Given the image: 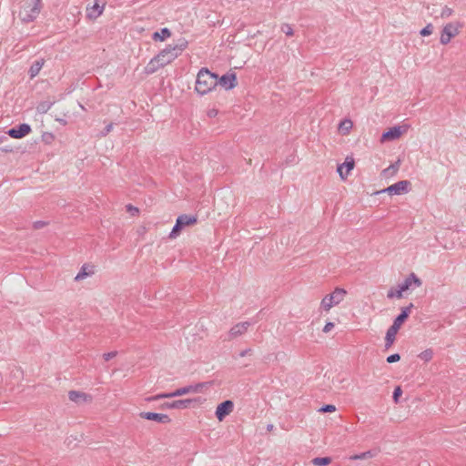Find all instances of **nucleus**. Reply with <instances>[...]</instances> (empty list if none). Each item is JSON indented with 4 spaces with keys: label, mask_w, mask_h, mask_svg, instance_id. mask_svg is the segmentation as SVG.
I'll return each instance as SVG.
<instances>
[{
    "label": "nucleus",
    "mask_w": 466,
    "mask_h": 466,
    "mask_svg": "<svg viewBox=\"0 0 466 466\" xmlns=\"http://www.w3.org/2000/svg\"><path fill=\"white\" fill-rule=\"evenodd\" d=\"M218 85V75L211 73L207 68H201L197 76L196 91L200 95H206Z\"/></svg>",
    "instance_id": "1"
},
{
    "label": "nucleus",
    "mask_w": 466,
    "mask_h": 466,
    "mask_svg": "<svg viewBox=\"0 0 466 466\" xmlns=\"http://www.w3.org/2000/svg\"><path fill=\"white\" fill-rule=\"evenodd\" d=\"M41 11V0H23L18 12L19 18L25 22H33Z\"/></svg>",
    "instance_id": "2"
},
{
    "label": "nucleus",
    "mask_w": 466,
    "mask_h": 466,
    "mask_svg": "<svg viewBox=\"0 0 466 466\" xmlns=\"http://www.w3.org/2000/svg\"><path fill=\"white\" fill-rule=\"evenodd\" d=\"M347 295V290L343 288H336L330 294L326 295L321 302L320 306L325 311H329L332 307L339 305L344 300Z\"/></svg>",
    "instance_id": "3"
},
{
    "label": "nucleus",
    "mask_w": 466,
    "mask_h": 466,
    "mask_svg": "<svg viewBox=\"0 0 466 466\" xmlns=\"http://www.w3.org/2000/svg\"><path fill=\"white\" fill-rule=\"evenodd\" d=\"M203 387V384H196V385H188L180 389L176 390L173 392L168 393H160L155 396L147 397L146 399L147 401H154L161 399H167V398H174L182 396L190 392H198L200 389Z\"/></svg>",
    "instance_id": "4"
},
{
    "label": "nucleus",
    "mask_w": 466,
    "mask_h": 466,
    "mask_svg": "<svg viewBox=\"0 0 466 466\" xmlns=\"http://www.w3.org/2000/svg\"><path fill=\"white\" fill-rule=\"evenodd\" d=\"M463 27L461 22L448 23L442 28L440 42L442 45H447L451 42V38L459 35L460 30Z\"/></svg>",
    "instance_id": "5"
},
{
    "label": "nucleus",
    "mask_w": 466,
    "mask_h": 466,
    "mask_svg": "<svg viewBox=\"0 0 466 466\" xmlns=\"http://www.w3.org/2000/svg\"><path fill=\"white\" fill-rule=\"evenodd\" d=\"M196 222L197 218L195 216H188L186 214L180 215L176 220V223L169 234V238H176L186 226L193 225Z\"/></svg>",
    "instance_id": "6"
},
{
    "label": "nucleus",
    "mask_w": 466,
    "mask_h": 466,
    "mask_svg": "<svg viewBox=\"0 0 466 466\" xmlns=\"http://www.w3.org/2000/svg\"><path fill=\"white\" fill-rule=\"evenodd\" d=\"M412 285L415 287H420L422 285V281L420 278L417 277L415 273H410L404 281L398 286V294L397 298H402V292L408 290Z\"/></svg>",
    "instance_id": "7"
},
{
    "label": "nucleus",
    "mask_w": 466,
    "mask_h": 466,
    "mask_svg": "<svg viewBox=\"0 0 466 466\" xmlns=\"http://www.w3.org/2000/svg\"><path fill=\"white\" fill-rule=\"evenodd\" d=\"M410 187V182L409 180H400L393 185H390L380 192H387L390 195H401L409 192Z\"/></svg>",
    "instance_id": "8"
},
{
    "label": "nucleus",
    "mask_w": 466,
    "mask_h": 466,
    "mask_svg": "<svg viewBox=\"0 0 466 466\" xmlns=\"http://www.w3.org/2000/svg\"><path fill=\"white\" fill-rule=\"evenodd\" d=\"M234 403L230 400H224L219 403L216 410V417L219 421H222L233 410Z\"/></svg>",
    "instance_id": "9"
},
{
    "label": "nucleus",
    "mask_w": 466,
    "mask_h": 466,
    "mask_svg": "<svg viewBox=\"0 0 466 466\" xmlns=\"http://www.w3.org/2000/svg\"><path fill=\"white\" fill-rule=\"evenodd\" d=\"M31 127L28 124L23 123L14 127L6 131V135L13 138H22L31 132Z\"/></svg>",
    "instance_id": "10"
},
{
    "label": "nucleus",
    "mask_w": 466,
    "mask_h": 466,
    "mask_svg": "<svg viewBox=\"0 0 466 466\" xmlns=\"http://www.w3.org/2000/svg\"><path fill=\"white\" fill-rule=\"evenodd\" d=\"M157 60L160 61L163 67L171 62H173L177 57V53L172 51V48L167 46L166 48L161 50L157 55Z\"/></svg>",
    "instance_id": "11"
},
{
    "label": "nucleus",
    "mask_w": 466,
    "mask_h": 466,
    "mask_svg": "<svg viewBox=\"0 0 466 466\" xmlns=\"http://www.w3.org/2000/svg\"><path fill=\"white\" fill-rule=\"evenodd\" d=\"M139 417L145 420H154L163 424H167L171 421L168 415L151 411H142L139 413Z\"/></svg>",
    "instance_id": "12"
},
{
    "label": "nucleus",
    "mask_w": 466,
    "mask_h": 466,
    "mask_svg": "<svg viewBox=\"0 0 466 466\" xmlns=\"http://www.w3.org/2000/svg\"><path fill=\"white\" fill-rule=\"evenodd\" d=\"M414 305L410 303L407 307L401 309L400 313L394 319L391 327L393 329H400L401 325L407 320L409 318L411 309H413Z\"/></svg>",
    "instance_id": "13"
},
{
    "label": "nucleus",
    "mask_w": 466,
    "mask_h": 466,
    "mask_svg": "<svg viewBox=\"0 0 466 466\" xmlns=\"http://www.w3.org/2000/svg\"><path fill=\"white\" fill-rule=\"evenodd\" d=\"M218 84L223 86L226 90H230L237 86V76L235 73H227L220 78L218 77Z\"/></svg>",
    "instance_id": "14"
},
{
    "label": "nucleus",
    "mask_w": 466,
    "mask_h": 466,
    "mask_svg": "<svg viewBox=\"0 0 466 466\" xmlns=\"http://www.w3.org/2000/svg\"><path fill=\"white\" fill-rule=\"evenodd\" d=\"M355 165L352 157H347L344 163L338 166L337 172L341 179H346Z\"/></svg>",
    "instance_id": "15"
},
{
    "label": "nucleus",
    "mask_w": 466,
    "mask_h": 466,
    "mask_svg": "<svg viewBox=\"0 0 466 466\" xmlns=\"http://www.w3.org/2000/svg\"><path fill=\"white\" fill-rule=\"evenodd\" d=\"M250 325L251 323L249 321L237 323L228 331V339H233L243 335L250 327Z\"/></svg>",
    "instance_id": "16"
},
{
    "label": "nucleus",
    "mask_w": 466,
    "mask_h": 466,
    "mask_svg": "<svg viewBox=\"0 0 466 466\" xmlns=\"http://www.w3.org/2000/svg\"><path fill=\"white\" fill-rule=\"evenodd\" d=\"M105 1L103 0H96L94 5L91 7L86 8L87 16L91 19L97 18L105 8Z\"/></svg>",
    "instance_id": "17"
},
{
    "label": "nucleus",
    "mask_w": 466,
    "mask_h": 466,
    "mask_svg": "<svg viewBox=\"0 0 466 466\" xmlns=\"http://www.w3.org/2000/svg\"><path fill=\"white\" fill-rule=\"evenodd\" d=\"M195 400H196L186 399V400H174L172 402H165L164 404H162L161 408H163V409H187Z\"/></svg>",
    "instance_id": "18"
},
{
    "label": "nucleus",
    "mask_w": 466,
    "mask_h": 466,
    "mask_svg": "<svg viewBox=\"0 0 466 466\" xmlns=\"http://www.w3.org/2000/svg\"><path fill=\"white\" fill-rule=\"evenodd\" d=\"M402 134L401 127L395 126L393 127L389 128L386 132H384L381 136V141H391L399 138Z\"/></svg>",
    "instance_id": "19"
},
{
    "label": "nucleus",
    "mask_w": 466,
    "mask_h": 466,
    "mask_svg": "<svg viewBox=\"0 0 466 466\" xmlns=\"http://www.w3.org/2000/svg\"><path fill=\"white\" fill-rule=\"evenodd\" d=\"M162 67L163 66L161 65L160 61L157 60V56H156L152 59H150V61L145 66L144 73L146 75H152Z\"/></svg>",
    "instance_id": "20"
},
{
    "label": "nucleus",
    "mask_w": 466,
    "mask_h": 466,
    "mask_svg": "<svg viewBox=\"0 0 466 466\" xmlns=\"http://www.w3.org/2000/svg\"><path fill=\"white\" fill-rule=\"evenodd\" d=\"M44 65H45V59L44 58H39V59L35 60L31 65L29 70H28V74L30 76V78L35 77L39 74V72L42 69Z\"/></svg>",
    "instance_id": "21"
},
{
    "label": "nucleus",
    "mask_w": 466,
    "mask_h": 466,
    "mask_svg": "<svg viewBox=\"0 0 466 466\" xmlns=\"http://www.w3.org/2000/svg\"><path fill=\"white\" fill-rule=\"evenodd\" d=\"M399 329H393V327H390L386 332L385 337V349L389 350L392 344L395 341L396 334L398 333Z\"/></svg>",
    "instance_id": "22"
},
{
    "label": "nucleus",
    "mask_w": 466,
    "mask_h": 466,
    "mask_svg": "<svg viewBox=\"0 0 466 466\" xmlns=\"http://www.w3.org/2000/svg\"><path fill=\"white\" fill-rule=\"evenodd\" d=\"M92 274H94L93 267L87 264H84L80 268V271L76 276L75 280L78 281L84 279L85 278L91 276Z\"/></svg>",
    "instance_id": "23"
},
{
    "label": "nucleus",
    "mask_w": 466,
    "mask_h": 466,
    "mask_svg": "<svg viewBox=\"0 0 466 466\" xmlns=\"http://www.w3.org/2000/svg\"><path fill=\"white\" fill-rule=\"evenodd\" d=\"M170 35H171V31L168 28L164 27L160 31L154 32L152 35V39L154 41H161L162 42V41L166 40L167 38H168Z\"/></svg>",
    "instance_id": "24"
},
{
    "label": "nucleus",
    "mask_w": 466,
    "mask_h": 466,
    "mask_svg": "<svg viewBox=\"0 0 466 466\" xmlns=\"http://www.w3.org/2000/svg\"><path fill=\"white\" fill-rule=\"evenodd\" d=\"M378 452L379 451L377 450H370V451L350 456V460L358 461V460L370 459V458L377 456Z\"/></svg>",
    "instance_id": "25"
},
{
    "label": "nucleus",
    "mask_w": 466,
    "mask_h": 466,
    "mask_svg": "<svg viewBox=\"0 0 466 466\" xmlns=\"http://www.w3.org/2000/svg\"><path fill=\"white\" fill-rule=\"evenodd\" d=\"M68 398L71 401L78 402L80 400H86V395L80 391L70 390L68 392Z\"/></svg>",
    "instance_id": "26"
},
{
    "label": "nucleus",
    "mask_w": 466,
    "mask_h": 466,
    "mask_svg": "<svg viewBox=\"0 0 466 466\" xmlns=\"http://www.w3.org/2000/svg\"><path fill=\"white\" fill-rule=\"evenodd\" d=\"M171 48H172V51H174L175 53H177V56L182 53V51L184 49H186V47L187 46V41H186L185 39H180L179 42L177 44V45H168Z\"/></svg>",
    "instance_id": "27"
},
{
    "label": "nucleus",
    "mask_w": 466,
    "mask_h": 466,
    "mask_svg": "<svg viewBox=\"0 0 466 466\" xmlns=\"http://www.w3.org/2000/svg\"><path fill=\"white\" fill-rule=\"evenodd\" d=\"M400 165V160L396 161L395 163L391 164L390 167L385 168L382 171V174L385 177L394 175L399 170Z\"/></svg>",
    "instance_id": "28"
},
{
    "label": "nucleus",
    "mask_w": 466,
    "mask_h": 466,
    "mask_svg": "<svg viewBox=\"0 0 466 466\" xmlns=\"http://www.w3.org/2000/svg\"><path fill=\"white\" fill-rule=\"evenodd\" d=\"M332 461L330 457H317L312 460V463L315 466H326L330 464Z\"/></svg>",
    "instance_id": "29"
},
{
    "label": "nucleus",
    "mask_w": 466,
    "mask_h": 466,
    "mask_svg": "<svg viewBox=\"0 0 466 466\" xmlns=\"http://www.w3.org/2000/svg\"><path fill=\"white\" fill-rule=\"evenodd\" d=\"M433 357V351L431 349H427L423 350L421 353H420L419 358L425 362L430 361Z\"/></svg>",
    "instance_id": "30"
},
{
    "label": "nucleus",
    "mask_w": 466,
    "mask_h": 466,
    "mask_svg": "<svg viewBox=\"0 0 466 466\" xmlns=\"http://www.w3.org/2000/svg\"><path fill=\"white\" fill-rule=\"evenodd\" d=\"M452 13L453 10L451 8H450L449 6H444L442 7L439 16L441 18H448L452 15ZM436 17H438V15H436Z\"/></svg>",
    "instance_id": "31"
},
{
    "label": "nucleus",
    "mask_w": 466,
    "mask_h": 466,
    "mask_svg": "<svg viewBox=\"0 0 466 466\" xmlns=\"http://www.w3.org/2000/svg\"><path fill=\"white\" fill-rule=\"evenodd\" d=\"M433 31V25L431 24H428L425 27H423L420 34L422 36H428L432 34Z\"/></svg>",
    "instance_id": "32"
},
{
    "label": "nucleus",
    "mask_w": 466,
    "mask_h": 466,
    "mask_svg": "<svg viewBox=\"0 0 466 466\" xmlns=\"http://www.w3.org/2000/svg\"><path fill=\"white\" fill-rule=\"evenodd\" d=\"M336 410V407L332 404H325L319 409L321 413L333 412Z\"/></svg>",
    "instance_id": "33"
},
{
    "label": "nucleus",
    "mask_w": 466,
    "mask_h": 466,
    "mask_svg": "<svg viewBox=\"0 0 466 466\" xmlns=\"http://www.w3.org/2000/svg\"><path fill=\"white\" fill-rule=\"evenodd\" d=\"M281 31L288 36H291L294 34L293 28L289 24H283L281 26Z\"/></svg>",
    "instance_id": "34"
},
{
    "label": "nucleus",
    "mask_w": 466,
    "mask_h": 466,
    "mask_svg": "<svg viewBox=\"0 0 466 466\" xmlns=\"http://www.w3.org/2000/svg\"><path fill=\"white\" fill-rule=\"evenodd\" d=\"M113 123H109L106 126V127L97 135L99 137H104L107 136L113 129Z\"/></svg>",
    "instance_id": "35"
},
{
    "label": "nucleus",
    "mask_w": 466,
    "mask_h": 466,
    "mask_svg": "<svg viewBox=\"0 0 466 466\" xmlns=\"http://www.w3.org/2000/svg\"><path fill=\"white\" fill-rule=\"evenodd\" d=\"M401 394H402L401 388L400 386H397L394 389L393 395H392L394 402H396V403L399 402V398L401 396Z\"/></svg>",
    "instance_id": "36"
},
{
    "label": "nucleus",
    "mask_w": 466,
    "mask_h": 466,
    "mask_svg": "<svg viewBox=\"0 0 466 466\" xmlns=\"http://www.w3.org/2000/svg\"><path fill=\"white\" fill-rule=\"evenodd\" d=\"M400 360V355L399 353H394L387 357L388 363H394Z\"/></svg>",
    "instance_id": "37"
},
{
    "label": "nucleus",
    "mask_w": 466,
    "mask_h": 466,
    "mask_svg": "<svg viewBox=\"0 0 466 466\" xmlns=\"http://www.w3.org/2000/svg\"><path fill=\"white\" fill-rule=\"evenodd\" d=\"M50 106H51V104H48L46 102H43V103L38 105L37 110H38V112L46 113L50 108Z\"/></svg>",
    "instance_id": "38"
},
{
    "label": "nucleus",
    "mask_w": 466,
    "mask_h": 466,
    "mask_svg": "<svg viewBox=\"0 0 466 466\" xmlns=\"http://www.w3.org/2000/svg\"><path fill=\"white\" fill-rule=\"evenodd\" d=\"M352 127V122L350 120H344L340 123L339 128L345 129L347 132Z\"/></svg>",
    "instance_id": "39"
},
{
    "label": "nucleus",
    "mask_w": 466,
    "mask_h": 466,
    "mask_svg": "<svg viewBox=\"0 0 466 466\" xmlns=\"http://www.w3.org/2000/svg\"><path fill=\"white\" fill-rule=\"evenodd\" d=\"M116 355H117V351H110V352L105 353L103 355V358L106 361H108L111 359L115 358Z\"/></svg>",
    "instance_id": "40"
},
{
    "label": "nucleus",
    "mask_w": 466,
    "mask_h": 466,
    "mask_svg": "<svg viewBox=\"0 0 466 466\" xmlns=\"http://www.w3.org/2000/svg\"><path fill=\"white\" fill-rule=\"evenodd\" d=\"M0 151L4 153H12L15 152V148L11 145H5L0 147Z\"/></svg>",
    "instance_id": "41"
},
{
    "label": "nucleus",
    "mask_w": 466,
    "mask_h": 466,
    "mask_svg": "<svg viewBox=\"0 0 466 466\" xmlns=\"http://www.w3.org/2000/svg\"><path fill=\"white\" fill-rule=\"evenodd\" d=\"M397 294H398V288H397V289H393V288H391V289L388 291L387 297H388L389 299L397 298Z\"/></svg>",
    "instance_id": "42"
},
{
    "label": "nucleus",
    "mask_w": 466,
    "mask_h": 466,
    "mask_svg": "<svg viewBox=\"0 0 466 466\" xmlns=\"http://www.w3.org/2000/svg\"><path fill=\"white\" fill-rule=\"evenodd\" d=\"M46 225V223L45 221L37 220V221L34 222L33 227L35 229H39V228H44Z\"/></svg>",
    "instance_id": "43"
},
{
    "label": "nucleus",
    "mask_w": 466,
    "mask_h": 466,
    "mask_svg": "<svg viewBox=\"0 0 466 466\" xmlns=\"http://www.w3.org/2000/svg\"><path fill=\"white\" fill-rule=\"evenodd\" d=\"M334 328V323L333 322H327L326 325L324 326L322 331L324 333H328L332 329Z\"/></svg>",
    "instance_id": "44"
},
{
    "label": "nucleus",
    "mask_w": 466,
    "mask_h": 466,
    "mask_svg": "<svg viewBox=\"0 0 466 466\" xmlns=\"http://www.w3.org/2000/svg\"><path fill=\"white\" fill-rule=\"evenodd\" d=\"M127 209L128 211H130V212L132 213V215H137V214H138V212H139V210H138V208H137L133 207V206H132V205H130V204L127 206Z\"/></svg>",
    "instance_id": "45"
},
{
    "label": "nucleus",
    "mask_w": 466,
    "mask_h": 466,
    "mask_svg": "<svg viewBox=\"0 0 466 466\" xmlns=\"http://www.w3.org/2000/svg\"><path fill=\"white\" fill-rule=\"evenodd\" d=\"M250 352H251V349H246V350L240 351L239 356L240 357H245L248 354H249Z\"/></svg>",
    "instance_id": "46"
},
{
    "label": "nucleus",
    "mask_w": 466,
    "mask_h": 466,
    "mask_svg": "<svg viewBox=\"0 0 466 466\" xmlns=\"http://www.w3.org/2000/svg\"><path fill=\"white\" fill-rule=\"evenodd\" d=\"M8 140V137L5 135L0 136V144Z\"/></svg>",
    "instance_id": "47"
},
{
    "label": "nucleus",
    "mask_w": 466,
    "mask_h": 466,
    "mask_svg": "<svg viewBox=\"0 0 466 466\" xmlns=\"http://www.w3.org/2000/svg\"><path fill=\"white\" fill-rule=\"evenodd\" d=\"M273 428H274L273 424H268V425L267 426V430H268V431H271L273 430Z\"/></svg>",
    "instance_id": "48"
},
{
    "label": "nucleus",
    "mask_w": 466,
    "mask_h": 466,
    "mask_svg": "<svg viewBox=\"0 0 466 466\" xmlns=\"http://www.w3.org/2000/svg\"><path fill=\"white\" fill-rule=\"evenodd\" d=\"M216 114H217V113H216L215 111H211V112L209 113V116H215Z\"/></svg>",
    "instance_id": "49"
},
{
    "label": "nucleus",
    "mask_w": 466,
    "mask_h": 466,
    "mask_svg": "<svg viewBox=\"0 0 466 466\" xmlns=\"http://www.w3.org/2000/svg\"><path fill=\"white\" fill-rule=\"evenodd\" d=\"M436 14V11L432 9V12H431V15Z\"/></svg>",
    "instance_id": "50"
}]
</instances>
